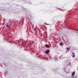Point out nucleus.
Segmentation results:
<instances>
[{
    "instance_id": "8",
    "label": "nucleus",
    "mask_w": 78,
    "mask_h": 78,
    "mask_svg": "<svg viewBox=\"0 0 78 78\" xmlns=\"http://www.w3.org/2000/svg\"><path fill=\"white\" fill-rule=\"evenodd\" d=\"M73 55H74V53H73Z\"/></svg>"
},
{
    "instance_id": "7",
    "label": "nucleus",
    "mask_w": 78,
    "mask_h": 78,
    "mask_svg": "<svg viewBox=\"0 0 78 78\" xmlns=\"http://www.w3.org/2000/svg\"><path fill=\"white\" fill-rule=\"evenodd\" d=\"M75 55H73V57H75Z\"/></svg>"
},
{
    "instance_id": "2",
    "label": "nucleus",
    "mask_w": 78,
    "mask_h": 78,
    "mask_svg": "<svg viewBox=\"0 0 78 78\" xmlns=\"http://www.w3.org/2000/svg\"><path fill=\"white\" fill-rule=\"evenodd\" d=\"M45 47H47V48H49L50 47V46H49V45L47 44H46L45 45Z\"/></svg>"
},
{
    "instance_id": "6",
    "label": "nucleus",
    "mask_w": 78,
    "mask_h": 78,
    "mask_svg": "<svg viewBox=\"0 0 78 78\" xmlns=\"http://www.w3.org/2000/svg\"><path fill=\"white\" fill-rule=\"evenodd\" d=\"M66 49H67V50H70V48H66Z\"/></svg>"
},
{
    "instance_id": "3",
    "label": "nucleus",
    "mask_w": 78,
    "mask_h": 78,
    "mask_svg": "<svg viewBox=\"0 0 78 78\" xmlns=\"http://www.w3.org/2000/svg\"><path fill=\"white\" fill-rule=\"evenodd\" d=\"M59 45H61V46L63 45V43L62 42H60L59 44Z\"/></svg>"
},
{
    "instance_id": "1",
    "label": "nucleus",
    "mask_w": 78,
    "mask_h": 78,
    "mask_svg": "<svg viewBox=\"0 0 78 78\" xmlns=\"http://www.w3.org/2000/svg\"><path fill=\"white\" fill-rule=\"evenodd\" d=\"M50 53V50H48L46 51L45 52L46 54H48V53Z\"/></svg>"
},
{
    "instance_id": "4",
    "label": "nucleus",
    "mask_w": 78,
    "mask_h": 78,
    "mask_svg": "<svg viewBox=\"0 0 78 78\" xmlns=\"http://www.w3.org/2000/svg\"><path fill=\"white\" fill-rule=\"evenodd\" d=\"M75 73V71H74L73 73H72V75L73 76H74V74Z\"/></svg>"
},
{
    "instance_id": "5",
    "label": "nucleus",
    "mask_w": 78,
    "mask_h": 78,
    "mask_svg": "<svg viewBox=\"0 0 78 78\" xmlns=\"http://www.w3.org/2000/svg\"><path fill=\"white\" fill-rule=\"evenodd\" d=\"M6 26L7 27H9V26H8V23H7L6 25Z\"/></svg>"
}]
</instances>
